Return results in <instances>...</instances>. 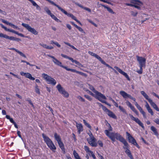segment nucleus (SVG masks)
Segmentation results:
<instances>
[{
  "instance_id": "nucleus-7",
  "label": "nucleus",
  "mask_w": 159,
  "mask_h": 159,
  "mask_svg": "<svg viewBox=\"0 0 159 159\" xmlns=\"http://www.w3.org/2000/svg\"><path fill=\"white\" fill-rule=\"evenodd\" d=\"M56 88L58 92L62 94L64 97L66 98H68L69 97V93L65 90L60 84H59L57 86Z\"/></svg>"
},
{
  "instance_id": "nucleus-3",
  "label": "nucleus",
  "mask_w": 159,
  "mask_h": 159,
  "mask_svg": "<svg viewBox=\"0 0 159 159\" xmlns=\"http://www.w3.org/2000/svg\"><path fill=\"white\" fill-rule=\"evenodd\" d=\"M42 136L45 142L46 143L49 148L53 151V150H55L56 149V147L51 139L44 134H42Z\"/></svg>"
},
{
  "instance_id": "nucleus-21",
  "label": "nucleus",
  "mask_w": 159,
  "mask_h": 159,
  "mask_svg": "<svg viewBox=\"0 0 159 159\" xmlns=\"http://www.w3.org/2000/svg\"><path fill=\"white\" fill-rule=\"evenodd\" d=\"M76 126L78 129V133L80 134L81 132L83 130V126L81 123L78 124L77 122L76 123Z\"/></svg>"
},
{
  "instance_id": "nucleus-47",
  "label": "nucleus",
  "mask_w": 159,
  "mask_h": 159,
  "mask_svg": "<svg viewBox=\"0 0 159 159\" xmlns=\"http://www.w3.org/2000/svg\"><path fill=\"white\" fill-rule=\"evenodd\" d=\"M127 98H129L130 99L134 101H136V99L135 98L131 96L130 95L128 94L127 95Z\"/></svg>"
},
{
  "instance_id": "nucleus-19",
  "label": "nucleus",
  "mask_w": 159,
  "mask_h": 159,
  "mask_svg": "<svg viewBox=\"0 0 159 159\" xmlns=\"http://www.w3.org/2000/svg\"><path fill=\"white\" fill-rule=\"evenodd\" d=\"M61 56L63 57H64L66 59H68L70 60L72 62L75 63V64L80 65V64L78 61H77L76 60H74L71 57H70L66 55L63 54H61Z\"/></svg>"
},
{
  "instance_id": "nucleus-52",
  "label": "nucleus",
  "mask_w": 159,
  "mask_h": 159,
  "mask_svg": "<svg viewBox=\"0 0 159 159\" xmlns=\"http://www.w3.org/2000/svg\"><path fill=\"white\" fill-rule=\"evenodd\" d=\"M84 148L87 152H89L91 151L89 150V148L86 146H84Z\"/></svg>"
},
{
  "instance_id": "nucleus-23",
  "label": "nucleus",
  "mask_w": 159,
  "mask_h": 159,
  "mask_svg": "<svg viewBox=\"0 0 159 159\" xmlns=\"http://www.w3.org/2000/svg\"><path fill=\"white\" fill-rule=\"evenodd\" d=\"M9 49H10V50H14L16 52H17L18 54H19L21 56H22V57H25V58L26 57V56H25V55L24 53H23L21 52L20 51H19L17 49H16L15 48H9Z\"/></svg>"
},
{
  "instance_id": "nucleus-20",
  "label": "nucleus",
  "mask_w": 159,
  "mask_h": 159,
  "mask_svg": "<svg viewBox=\"0 0 159 159\" xmlns=\"http://www.w3.org/2000/svg\"><path fill=\"white\" fill-rule=\"evenodd\" d=\"M1 20L3 23L5 24H6L7 25H9L11 26L13 28H14L16 29L17 30H19V28L17 26L13 24H12L9 23V22H7V21L6 20H4V19H1Z\"/></svg>"
},
{
  "instance_id": "nucleus-32",
  "label": "nucleus",
  "mask_w": 159,
  "mask_h": 159,
  "mask_svg": "<svg viewBox=\"0 0 159 159\" xmlns=\"http://www.w3.org/2000/svg\"><path fill=\"white\" fill-rule=\"evenodd\" d=\"M73 155L75 159H81L75 150L73 151Z\"/></svg>"
},
{
  "instance_id": "nucleus-30",
  "label": "nucleus",
  "mask_w": 159,
  "mask_h": 159,
  "mask_svg": "<svg viewBox=\"0 0 159 159\" xmlns=\"http://www.w3.org/2000/svg\"><path fill=\"white\" fill-rule=\"evenodd\" d=\"M120 94L125 98H127L128 94L124 91H120Z\"/></svg>"
},
{
  "instance_id": "nucleus-57",
  "label": "nucleus",
  "mask_w": 159,
  "mask_h": 159,
  "mask_svg": "<svg viewBox=\"0 0 159 159\" xmlns=\"http://www.w3.org/2000/svg\"><path fill=\"white\" fill-rule=\"evenodd\" d=\"M86 91L88 93H89V94H90V95L93 96H94V94L91 91H90V90H86Z\"/></svg>"
},
{
  "instance_id": "nucleus-25",
  "label": "nucleus",
  "mask_w": 159,
  "mask_h": 159,
  "mask_svg": "<svg viewBox=\"0 0 159 159\" xmlns=\"http://www.w3.org/2000/svg\"><path fill=\"white\" fill-rule=\"evenodd\" d=\"M54 137L57 142L61 141V139L60 136L56 133L54 134Z\"/></svg>"
},
{
  "instance_id": "nucleus-55",
  "label": "nucleus",
  "mask_w": 159,
  "mask_h": 159,
  "mask_svg": "<svg viewBox=\"0 0 159 159\" xmlns=\"http://www.w3.org/2000/svg\"><path fill=\"white\" fill-rule=\"evenodd\" d=\"M131 15L134 16H136L138 14L137 12H135L133 11H131Z\"/></svg>"
},
{
  "instance_id": "nucleus-43",
  "label": "nucleus",
  "mask_w": 159,
  "mask_h": 159,
  "mask_svg": "<svg viewBox=\"0 0 159 159\" xmlns=\"http://www.w3.org/2000/svg\"><path fill=\"white\" fill-rule=\"evenodd\" d=\"M87 20L90 23L92 24L93 25H94L95 27H97L98 26L97 25L94 23L91 20L88 19Z\"/></svg>"
},
{
  "instance_id": "nucleus-45",
  "label": "nucleus",
  "mask_w": 159,
  "mask_h": 159,
  "mask_svg": "<svg viewBox=\"0 0 159 159\" xmlns=\"http://www.w3.org/2000/svg\"><path fill=\"white\" fill-rule=\"evenodd\" d=\"M76 28H77L79 30V31H80L82 32V33H83L84 34H85V32L84 31L83 29L80 27H79L78 26H77L76 27Z\"/></svg>"
},
{
  "instance_id": "nucleus-59",
  "label": "nucleus",
  "mask_w": 159,
  "mask_h": 159,
  "mask_svg": "<svg viewBox=\"0 0 159 159\" xmlns=\"http://www.w3.org/2000/svg\"><path fill=\"white\" fill-rule=\"evenodd\" d=\"M98 59L102 63H103V62L104 61L102 59V58L99 56L98 58Z\"/></svg>"
},
{
  "instance_id": "nucleus-24",
  "label": "nucleus",
  "mask_w": 159,
  "mask_h": 159,
  "mask_svg": "<svg viewBox=\"0 0 159 159\" xmlns=\"http://www.w3.org/2000/svg\"><path fill=\"white\" fill-rule=\"evenodd\" d=\"M107 113L108 115L110 117L115 119L116 118V117L115 115L110 110H109Z\"/></svg>"
},
{
  "instance_id": "nucleus-51",
  "label": "nucleus",
  "mask_w": 159,
  "mask_h": 159,
  "mask_svg": "<svg viewBox=\"0 0 159 159\" xmlns=\"http://www.w3.org/2000/svg\"><path fill=\"white\" fill-rule=\"evenodd\" d=\"M149 113H150L152 115H153V112L151 108L147 109Z\"/></svg>"
},
{
  "instance_id": "nucleus-17",
  "label": "nucleus",
  "mask_w": 159,
  "mask_h": 159,
  "mask_svg": "<svg viewBox=\"0 0 159 159\" xmlns=\"http://www.w3.org/2000/svg\"><path fill=\"white\" fill-rule=\"evenodd\" d=\"M126 103L127 105L130 108V109L134 112L136 115H139V112L138 111L135 109V107L132 105L130 102L128 101H127L126 102Z\"/></svg>"
},
{
  "instance_id": "nucleus-44",
  "label": "nucleus",
  "mask_w": 159,
  "mask_h": 159,
  "mask_svg": "<svg viewBox=\"0 0 159 159\" xmlns=\"http://www.w3.org/2000/svg\"><path fill=\"white\" fill-rule=\"evenodd\" d=\"M87 20L90 23L92 24L93 25H94L95 27H97L98 26L97 25L94 23L91 20L88 19Z\"/></svg>"
},
{
  "instance_id": "nucleus-62",
  "label": "nucleus",
  "mask_w": 159,
  "mask_h": 159,
  "mask_svg": "<svg viewBox=\"0 0 159 159\" xmlns=\"http://www.w3.org/2000/svg\"><path fill=\"white\" fill-rule=\"evenodd\" d=\"M153 107L157 111H159V108H158L156 105L155 106Z\"/></svg>"
},
{
  "instance_id": "nucleus-1",
  "label": "nucleus",
  "mask_w": 159,
  "mask_h": 159,
  "mask_svg": "<svg viewBox=\"0 0 159 159\" xmlns=\"http://www.w3.org/2000/svg\"><path fill=\"white\" fill-rule=\"evenodd\" d=\"M104 133L106 135L109 137L113 142H114L116 141L115 139H116L122 143L125 146L128 145V143L125 139L118 133H110L107 130H105Z\"/></svg>"
},
{
  "instance_id": "nucleus-64",
  "label": "nucleus",
  "mask_w": 159,
  "mask_h": 159,
  "mask_svg": "<svg viewBox=\"0 0 159 159\" xmlns=\"http://www.w3.org/2000/svg\"><path fill=\"white\" fill-rule=\"evenodd\" d=\"M112 102L114 104V105L116 107H118L119 106H118V104L114 100H112Z\"/></svg>"
},
{
  "instance_id": "nucleus-16",
  "label": "nucleus",
  "mask_w": 159,
  "mask_h": 159,
  "mask_svg": "<svg viewBox=\"0 0 159 159\" xmlns=\"http://www.w3.org/2000/svg\"><path fill=\"white\" fill-rule=\"evenodd\" d=\"M129 116L131 119L134 121L136 123H138L140 126L143 128L144 129V127L143 123H142L140 120L137 118L134 117L132 115L129 114Z\"/></svg>"
},
{
  "instance_id": "nucleus-58",
  "label": "nucleus",
  "mask_w": 159,
  "mask_h": 159,
  "mask_svg": "<svg viewBox=\"0 0 159 159\" xmlns=\"http://www.w3.org/2000/svg\"><path fill=\"white\" fill-rule=\"evenodd\" d=\"M155 122L157 124L159 125V118H157L154 120Z\"/></svg>"
},
{
  "instance_id": "nucleus-41",
  "label": "nucleus",
  "mask_w": 159,
  "mask_h": 159,
  "mask_svg": "<svg viewBox=\"0 0 159 159\" xmlns=\"http://www.w3.org/2000/svg\"><path fill=\"white\" fill-rule=\"evenodd\" d=\"M102 110L106 113H107V112L109 110V109L105 107L103 105H102Z\"/></svg>"
},
{
  "instance_id": "nucleus-6",
  "label": "nucleus",
  "mask_w": 159,
  "mask_h": 159,
  "mask_svg": "<svg viewBox=\"0 0 159 159\" xmlns=\"http://www.w3.org/2000/svg\"><path fill=\"white\" fill-rule=\"evenodd\" d=\"M89 89L91 90L93 92L95 93L96 95L95 96V98L98 99L100 97L102 98L103 99H106V98L105 96H104L103 94L98 92V91L95 90L94 87L92 85L89 84Z\"/></svg>"
},
{
  "instance_id": "nucleus-49",
  "label": "nucleus",
  "mask_w": 159,
  "mask_h": 159,
  "mask_svg": "<svg viewBox=\"0 0 159 159\" xmlns=\"http://www.w3.org/2000/svg\"><path fill=\"white\" fill-rule=\"evenodd\" d=\"M77 98L78 99H79V100L81 101L82 102H85V100L83 98H82L81 96H79L77 97Z\"/></svg>"
},
{
  "instance_id": "nucleus-11",
  "label": "nucleus",
  "mask_w": 159,
  "mask_h": 159,
  "mask_svg": "<svg viewBox=\"0 0 159 159\" xmlns=\"http://www.w3.org/2000/svg\"><path fill=\"white\" fill-rule=\"evenodd\" d=\"M0 37L5 38L11 40L16 41L17 42L21 41V39H20L15 38L13 36H9L6 34H4L2 33H0Z\"/></svg>"
},
{
  "instance_id": "nucleus-28",
  "label": "nucleus",
  "mask_w": 159,
  "mask_h": 159,
  "mask_svg": "<svg viewBox=\"0 0 159 159\" xmlns=\"http://www.w3.org/2000/svg\"><path fill=\"white\" fill-rule=\"evenodd\" d=\"M25 76L32 80H34L35 79V78L32 77L31 74L29 73H26Z\"/></svg>"
},
{
  "instance_id": "nucleus-5",
  "label": "nucleus",
  "mask_w": 159,
  "mask_h": 159,
  "mask_svg": "<svg viewBox=\"0 0 159 159\" xmlns=\"http://www.w3.org/2000/svg\"><path fill=\"white\" fill-rule=\"evenodd\" d=\"M42 76L48 84H51L53 85H55L57 83L56 80L47 74L43 73L42 74Z\"/></svg>"
},
{
  "instance_id": "nucleus-34",
  "label": "nucleus",
  "mask_w": 159,
  "mask_h": 159,
  "mask_svg": "<svg viewBox=\"0 0 159 159\" xmlns=\"http://www.w3.org/2000/svg\"><path fill=\"white\" fill-rule=\"evenodd\" d=\"M35 90L36 93L38 94H40V92L39 89V86L36 84H35Z\"/></svg>"
},
{
  "instance_id": "nucleus-14",
  "label": "nucleus",
  "mask_w": 159,
  "mask_h": 159,
  "mask_svg": "<svg viewBox=\"0 0 159 159\" xmlns=\"http://www.w3.org/2000/svg\"><path fill=\"white\" fill-rule=\"evenodd\" d=\"M47 56L53 59L52 61L55 64L64 68V67H65L66 66H63L62 65L61 62L57 60L54 56L50 55H47Z\"/></svg>"
},
{
  "instance_id": "nucleus-13",
  "label": "nucleus",
  "mask_w": 159,
  "mask_h": 159,
  "mask_svg": "<svg viewBox=\"0 0 159 159\" xmlns=\"http://www.w3.org/2000/svg\"><path fill=\"white\" fill-rule=\"evenodd\" d=\"M131 3L134 4L133 7H134L139 10H140L141 9V8L140 7L138 6L137 5H136L140 6H141L143 5L142 2L139 0H131Z\"/></svg>"
},
{
  "instance_id": "nucleus-31",
  "label": "nucleus",
  "mask_w": 159,
  "mask_h": 159,
  "mask_svg": "<svg viewBox=\"0 0 159 159\" xmlns=\"http://www.w3.org/2000/svg\"><path fill=\"white\" fill-rule=\"evenodd\" d=\"M102 99H103L101 97H99V98H98V100L100 101L102 103H105L108 106L111 107V105L110 104L107 103V102H106L105 101L102 100Z\"/></svg>"
},
{
  "instance_id": "nucleus-63",
  "label": "nucleus",
  "mask_w": 159,
  "mask_h": 159,
  "mask_svg": "<svg viewBox=\"0 0 159 159\" xmlns=\"http://www.w3.org/2000/svg\"><path fill=\"white\" fill-rule=\"evenodd\" d=\"M84 9L85 10L88 11L89 12H91V10L89 8L86 7H84Z\"/></svg>"
},
{
  "instance_id": "nucleus-50",
  "label": "nucleus",
  "mask_w": 159,
  "mask_h": 159,
  "mask_svg": "<svg viewBox=\"0 0 159 159\" xmlns=\"http://www.w3.org/2000/svg\"><path fill=\"white\" fill-rule=\"evenodd\" d=\"M106 125L108 126L109 127V128L108 129H107V130H108V132H109V131H112V128L111 126L110 125L109 123H107V124H106Z\"/></svg>"
},
{
  "instance_id": "nucleus-27",
  "label": "nucleus",
  "mask_w": 159,
  "mask_h": 159,
  "mask_svg": "<svg viewBox=\"0 0 159 159\" xmlns=\"http://www.w3.org/2000/svg\"><path fill=\"white\" fill-rule=\"evenodd\" d=\"M57 143L59 147L62 150L65 151V148L64 147V144L61 141L57 142Z\"/></svg>"
},
{
  "instance_id": "nucleus-61",
  "label": "nucleus",
  "mask_w": 159,
  "mask_h": 159,
  "mask_svg": "<svg viewBox=\"0 0 159 159\" xmlns=\"http://www.w3.org/2000/svg\"><path fill=\"white\" fill-rule=\"evenodd\" d=\"M17 134H18V135L19 136V137L21 138L22 139V138L21 136V135L20 134V132L19 131H17Z\"/></svg>"
},
{
  "instance_id": "nucleus-26",
  "label": "nucleus",
  "mask_w": 159,
  "mask_h": 159,
  "mask_svg": "<svg viewBox=\"0 0 159 159\" xmlns=\"http://www.w3.org/2000/svg\"><path fill=\"white\" fill-rule=\"evenodd\" d=\"M151 130L153 132L154 134L157 136H158V134L157 131V129L153 126H152L151 127Z\"/></svg>"
},
{
  "instance_id": "nucleus-38",
  "label": "nucleus",
  "mask_w": 159,
  "mask_h": 159,
  "mask_svg": "<svg viewBox=\"0 0 159 159\" xmlns=\"http://www.w3.org/2000/svg\"><path fill=\"white\" fill-rule=\"evenodd\" d=\"M118 108L121 111L124 113L127 114V113L125 110V109H124V108L122 107L119 106L118 107Z\"/></svg>"
},
{
  "instance_id": "nucleus-42",
  "label": "nucleus",
  "mask_w": 159,
  "mask_h": 159,
  "mask_svg": "<svg viewBox=\"0 0 159 159\" xmlns=\"http://www.w3.org/2000/svg\"><path fill=\"white\" fill-rule=\"evenodd\" d=\"M87 20L90 23L92 24L93 25H94L95 27H97L98 26L97 25L94 23L91 20L88 19Z\"/></svg>"
},
{
  "instance_id": "nucleus-10",
  "label": "nucleus",
  "mask_w": 159,
  "mask_h": 159,
  "mask_svg": "<svg viewBox=\"0 0 159 159\" xmlns=\"http://www.w3.org/2000/svg\"><path fill=\"white\" fill-rule=\"evenodd\" d=\"M21 25L25 27L29 32H30L34 35H37L38 32L32 28L28 24L22 23Z\"/></svg>"
},
{
  "instance_id": "nucleus-39",
  "label": "nucleus",
  "mask_w": 159,
  "mask_h": 159,
  "mask_svg": "<svg viewBox=\"0 0 159 159\" xmlns=\"http://www.w3.org/2000/svg\"><path fill=\"white\" fill-rule=\"evenodd\" d=\"M104 7L105 8H106L107 9V10L110 13H111L112 14H113L114 13V12L110 8L108 7H107V6H104Z\"/></svg>"
},
{
  "instance_id": "nucleus-29",
  "label": "nucleus",
  "mask_w": 159,
  "mask_h": 159,
  "mask_svg": "<svg viewBox=\"0 0 159 159\" xmlns=\"http://www.w3.org/2000/svg\"><path fill=\"white\" fill-rule=\"evenodd\" d=\"M0 25L1 26V27L2 28L4 29L6 31H8L9 32L13 33L14 30L7 29V28L6 27L4 26V25L2 24H0Z\"/></svg>"
},
{
  "instance_id": "nucleus-37",
  "label": "nucleus",
  "mask_w": 159,
  "mask_h": 159,
  "mask_svg": "<svg viewBox=\"0 0 159 159\" xmlns=\"http://www.w3.org/2000/svg\"><path fill=\"white\" fill-rule=\"evenodd\" d=\"M83 122L84 123V125L88 128L90 129H91V125L87 122H86V121L85 120H83Z\"/></svg>"
},
{
  "instance_id": "nucleus-53",
  "label": "nucleus",
  "mask_w": 159,
  "mask_h": 159,
  "mask_svg": "<svg viewBox=\"0 0 159 159\" xmlns=\"http://www.w3.org/2000/svg\"><path fill=\"white\" fill-rule=\"evenodd\" d=\"M102 64L109 68H111V69H112V68H113L111 67V66H110L109 65L106 63L105 61L103 62V63Z\"/></svg>"
},
{
  "instance_id": "nucleus-18",
  "label": "nucleus",
  "mask_w": 159,
  "mask_h": 159,
  "mask_svg": "<svg viewBox=\"0 0 159 159\" xmlns=\"http://www.w3.org/2000/svg\"><path fill=\"white\" fill-rule=\"evenodd\" d=\"M114 68L116 69L121 74L123 75H124L126 79L128 80H130V79L127 75V74L125 72L122 71L121 69L118 68L117 66H114Z\"/></svg>"
},
{
  "instance_id": "nucleus-2",
  "label": "nucleus",
  "mask_w": 159,
  "mask_h": 159,
  "mask_svg": "<svg viewBox=\"0 0 159 159\" xmlns=\"http://www.w3.org/2000/svg\"><path fill=\"white\" fill-rule=\"evenodd\" d=\"M46 1H48V2L50 3L52 5H53L54 6L56 7L58 9L60 10L62 12H63L65 15H66L68 17H70L72 19H73L76 21L77 22L79 23L81 25H82L80 22L77 19L76 17L74 16L72 14L68 13L64 9H62L61 7H60L59 5L56 4L50 0H45Z\"/></svg>"
},
{
  "instance_id": "nucleus-46",
  "label": "nucleus",
  "mask_w": 159,
  "mask_h": 159,
  "mask_svg": "<svg viewBox=\"0 0 159 159\" xmlns=\"http://www.w3.org/2000/svg\"><path fill=\"white\" fill-rule=\"evenodd\" d=\"M77 73L80 74V75H81L84 76L85 77L87 76V75L86 74H85L84 73H83L82 72L79 71H77Z\"/></svg>"
},
{
  "instance_id": "nucleus-60",
  "label": "nucleus",
  "mask_w": 159,
  "mask_h": 159,
  "mask_svg": "<svg viewBox=\"0 0 159 159\" xmlns=\"http://www.w3.org/2000/svg\"><path fill=\"white\" fill-rule=\"evenodd\" d=\"M0 13H1L5 15H6L7 14L6 12L5 11H2L1 9H0Z\"/></svg>"
},
{
  "instance_id": "nucleus-36",
  "label": "nucleus",
  "mask_w": 159,
  "mask_h": 159,
  "mask_svg": "<svg viewBox=\"0 0 159 159\" xmlns=\"http://www.w3.org/2000/svg\"><path fill=\"white\" fill-rule=\"evenodd\" d=\"M50 16L53 19L55 20L57 22H61V21L58 18H57V17L54 15L52 14Z\"/></svg>"
},
{
  "instance_id": "nucleus-40",
  "label": "nucleus",
  "mask_w": 159,
  "mask_h": 159,
  "mask_svg": "<svg viewBox=\"0 0 159 159\" xmlns=\"http://www.w3.org/2000/svg\"><path fill=\"white\" fill-rule=\"evenodd\" d=\"M64 43L65 44H66L67 45L69 46L70 47L72 48L73 49L75 50H77V48H76L74 46L71 45L70 43L66 42H64Z\"/></svg>"
},
{
  "instance_id": "nucleus-22",
  "label": "nucleus",
  "mask_w": 159,
  "mask_h": 159,
  "mask_svg": "<svg viewBox=\"0 0 159 159\" xmlns=\"http://www.w3.org/2000/svg\"><path fill=\"white\" fill-rule=\"evenodd\" d=\"M125 148H126V150L125 151V153L130 158V159H134L133 157L131 154L130 151L128 149L129 144L128 143V145L125 146Z\"/></svg>"
},
{
  "instance_id": "nucleus-4",
  "label": "nucleus",
  "mask_w": 159,
  "mask_h": 159,
  "mask_svg": "<svg viewBox=\"0 0 159 159\" xmlns=\"http://www.w3.org/2000/svg\"><path fill=\"white\" fill-rule=\"evenodd\" d=\"M137 60L138 61L140 67V70L137 71V72L140 74L143 72V67L145 66L146 59L141 57L137 56Z\"/></svg>"
},
{
  "instance_id": "nucleus-33",
  "label": "nucleus",
  "mask_w": 159,
  "mask_h": 159,
  "mask_svg": "<svg viewBox=\"0 0 159 159\" xmlns=\"http://www.w3.org/2000/svg\"><path fill=\"white\" fill-rule=\"evenodd\" d=\"M44 10L50 16L52 14L51 13L49 9L47 7H45L44 8Z\"/></svg>"
},
{
  "instance_id": "nucleus-54",
  "label": "nucleus",
  "mask_w": 159,
  "mask_h": 159,
  "mask_svg": "<svg viewBox=\"0 0 159 159\" xmlns=\"http://www.w3.org/2000/svg\"><path fill=\"white\" fill-rule=\"evenodd\" d=\"M98 143L100 147H103V144L101 141L98 140Z\"/></svg>"
},
{
  "instance_id": "nucleus-15",
  "label": "nucleus",
  "mask_w": 159,
  "mask_h": 159,
  "mask_svg": "<svg viewBox=\"0 0 159 159\" xmlns=\"http://www.w3.org/2000/svg\"><path fill=\"white\" fill-rule=\"evenodd\" d=\"M129 116L131 119L134 121L136 123H138L140 126L143 128L144 129V127L143 123H142L140 120L137 118L134 117L132 115L129 114Z\"/></svg>"
},
{
  "instance_id": "nucleus-9",
  "label": "nucleus",
  "mask_w": 159,
  "mask_h": 159,
  "mask_svg": "<svg viewBox=\"0 0 159 159\" xmlns=\"http://www.w3.org/2000/svg\"><path fill=\"white\" fill-rule=\"evenodd\" d=\"M89 135L90 136L89 139H87L88 143L92 147H96L97 144L96 143V139L95 138L93 137L91 133Z\"/></svg>"
},
{
  "instance_id": "nucleus-35",
  "label": "nucleus",
  "mask_w": 159,
  "mask_h": 159,
  "mask_svg": "<svg viewBox=\"0 0 159 159\" xmlns=\"http://www.w3.org/2000/svg\"><path fill=\"white\" fill-rule=\"evenodd\" d=\"M64 69L67 71H70L73 72H76L77 73V71L75 69L68 68L66 66H65V67H64Z\"/></svg>"
},
{
  "instance_id": "nucleus-56",
  "label": "nucleus",
  "mask_w": 159,
  "mask_h": 159,
  "mask_svg": "<svg viewBox=\"0 0 159 159\" xmlns=\"http://www.w3.org/2000/svg\"><path fill=\"white\" fill-rule=\"evenodd\" d=\"M144 102L146 103V105L145 107L147 108V109H149V108H150V107L149 106V105L148 104V103L146 101H144Z\"/></svg>"
},
{
  "instance_id": "nucleus-12",
  "label": "nucleus",
  "mask_w": 159,
  "mask_h": 159,
  "mask_svg": "<svg viewBox=\"0 0 159 159\" xmlns=\"http://www.w3.org/2000/svg\"><path fill=\"white\" fill-rule=\"evenodd\" d=\"M140 93L141 94L143 95V96L148 101L152 107L155 106L156 104L153 102L152 100L151 99L149 98L148 95L147 94H146V93L144 91H141Z\"/></svg>"
},
{
  "instance_id": "nucleus-8",
  "label": "nucleus",
  "mask_w": 159,
  "mask_h": 159,
  "mask_svg": "<svg viewBox=\"0 0 159 159\" xmlns=\"http://www.w3.org/2000/svg\"><path fill=\"white\" fill-rule=\"evenodd\" d=\"M126 135L128 137L129 142L135 145L137 148H140L139 146L137 144L135 139L128 132H126Z\"/></svg>"
},
{
  "instance_id": "nucleus-48",
  "label": "nucleus",
  "mask_w": 159,
  "mask_h": 159,
  "mask_svg": "<svg viewBox=\"0 0 159 159\" xmlns=\"http://www.w3.org/2000/svg\"><path fill=\"white\" fill-rule=\"evenodd\" d=\"M84 97L89 100L90 101H91L92 99L91 97L89 96V95H84Z\"/></svg>"
}]
</instances>
